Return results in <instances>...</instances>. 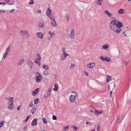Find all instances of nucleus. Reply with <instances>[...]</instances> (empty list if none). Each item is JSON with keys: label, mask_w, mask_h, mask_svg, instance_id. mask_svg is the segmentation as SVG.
Here are the masks:
<instances>
[{"label": "nucleus", "mask_w": 131, "mask_h": 131, "mask_svg": "<svg viewBox=\"0 0 131 131\" xmlns=\"http://www.w3.org/2000/svg\"><path fill=\"white\" fill-rule=\"evenodd\" d=\"M122 26L121 23L120 22L116 20H111L110 23V28L114 32L119 33L121 30L120 28Z\"/></svg>", "instance_id": "f257e3e1"}, {"label": "nucleus", "mask_w": 131, "mask_h": 131, "mask_svg": "<svg viewBox=\"0 0 131 131\" xmlns=\"http://www.w3.org/2000/svg\"><path fill=\"white\" fill-rule=\"evenodd\" d=\"M19 33L21 36L23 37H24L25 38H27L29 36V34L26 30H20Z\"/></svg>", "instance_id": "f03ea898"}, {"label": "nucleus", "mask_w": 131, "mask_h": 131, "mask_svg": "<svg viewBox=\"0 0 131 131\" xmlns=\"http://www.w3.org/2000/svg\"><path fill=\"white\" fill-rule=\"evenodd\" d=\"M35 73L36 77V82L38 83L40 82L42 78V76L38 72H36Z\"/></svg>", "instance_id": "7ed1b4c3"}, {"label": "nucleus", "mask_w": 131, "mask_h": 131, "mask_svg": "<svg viewBox=\"0 0 131 131\" xmlns=\"http://www.w3.org/2000/svg\"><path fill=\"white\" fill-rule=\"evenodd\" d=\"M75 31L74 29L71 30V32L69 35V37L71 38H73L75 35Z\"/></svg>", "instance_id": "20e7f679"}, {"label": "nucleus", "mask_w": 131, "mask_h": 131, "mask_svg": "<svg viewBox=\"0 0 131 131\" xmlns=\"http://www.w3.org/2000/svg\"><path fill=\"white\" fill-rule=\"evenodd\" d=\"M51 10L49 8L47 9V11L46 12L47 15L49 17V18L51 19H52V16H51Z\"/></svg>", "instance_id": "39448f33"}, {"label": "nucleus", "mask_w": 131, "mask_h": 131, "mask_svg": "<svg viewBox=\"0 0 131 131\" xmlns=\"http://www.w3.org/2000/svg\"><path fill=\"white\" fill-rule=\"evenodd\" d=\"M6 99L8 100H9V103L13 104L14 103V98L13 97H9L6 98Z\"/></svg>", "instance_id": "423d86ee"}, {"label": "nucleus", "mask_w": 131, "mask_h": 131, "mask_svg": "<svg viewBox=\"0 0 131 131\" xmlns=\"http://www.w3.org/2000/svg\"><path fill=\"white\" fill-rule=\"evenodd\" d=\"M29 66L30 69L32 68L33 66H34V63L31 60H28L27 61Z\"/></svg>", "instance_id": "0eeeda50"}, {"label": "nucleus", "mask_w": 131, "mask_h": 131, "mask_svg": "<svg viewBox=\"0 0 131 131\" xmlns=\"http://www.w3.org/2000/svg\"><path fill=\"white\" fill-rule=\"evenodd\" d=\"M38 26L39 28H42L44 26V22L43 20L40 21L38 23Z\"/></svg>", "instance_id": "6e6552de"}, {"label": "nucleus", "mask_w": 131, "mask_h": 131, "mask_svg": "<svg viewBox=\"0 0 131 131\" xmlns=\"http://www.w3.org/2000/svg\"><path fill=\"white\" fill-rule=\"evenodd\" d=\"M37 118L34 119L31 123V125L32 126H36L37 124Z\"/></svg>", "instance_id": "1a4fd4ad"}, {"label": "nucleus", "mask_w": 131, "mask_h": 131, "mask_svg": "<svg viewBox=\"0 0 131 131\" xmlns=\"http://www.w3.org/2000/svg\"><path fill=\"white\" fill-rule=\"evenodd\" d=\"M39 91V88L35 89L32 92V95L33 96H35L38 93Z\"/></svg>", "instance_id": "9d476101"}, {"label": "nucleus", "mask_w": 131, "mask_h": 131, "mask_svg": "<svg viewBox=\"0 0 131 131\" xmlns=\"http://www.w3.org/2000/svg\"><path fill=\"white\" fill-rule=\"evenodd\" d=\"M70 102L73 103L75 101V97L73 96V95L71 94L70 96Z\"/></svg>", "instance_id": "9b49d317"}, {"label": "nucleus", "mask_w": 131, "mask_h": 131, "mask_svg": "<svg viewBox=\"0 0 131 131\" xmlns=\"http://www.w3.org/2000/svg\"><path fill=\"white\" fill-rule=\"evenodd\" d=\"M95 65V63H91L88 64L87 67L88 68H91L94 66Z\"/></svg>", "instance_id": "f8f14e48"}, {"label": "nucleus", "mask_w": 131, "mask_h": 131, "mask_svg": "<svg viewBox=\"0 0 131 131\" xmlns=\"http://www.w3.org/2000/svg\"><path fill=\"white\" fill-rule=\"evenodd\" d=\"M52 20L51 21V24L52 26H56L57 25V24L54 18L52 19Z\"/></svg>", "instance_id": "ddd939ff"}, {"label": "nucleus", "mask_w": 131, "mask_h": 131, "mask_svg": "<svg viewBox=\"0 0 131 131\" xmlns=\"http://www.w3.org/2000/svg\"><path fill=\"white\" fill-rule=\"evenodd\" d=\"M104 12L106 14L108 17H111L112 16V14L110 13L109 11L107 10H105L104 11Z\"/></svg>", "instance_id": "4468645a"}, {"label": "nucleus", "mask_w": 131, "mask_h": 131, "mask_svg": "<svg viewBox=\"0 0 131 131\" xmlns=\"http://www.w3.org/2000/svg\"><path fill=\"white\" fill-rule=\"evenodd\" d=\"M37 36L40 38L42 39L43 38V35L41 32H38L37 33Z\"/></svg>", "instance_id": "2eb2a0df"}, {"label": "nucleus", "mask_w": 131, "mask_h": 131, "mask_svg": "<svg viewBox=\"0 0 131 131\" xmlns=\"http://www.w3.org/2000/svg\"><path fill=\"white\" fill-rule=\"evenodd\" d=\"M24 61V60L23 59L20 60L17 63V65H21Z\"/></svg>", "instance_id": "dca6fc26"}, {"label": "nucleus", "mask_w": 131, "mask_h": 131, "mask_svg": "<svg viewBox=\"0 0 131 131\" xmlns=\"http://www.w3.org/2000/svg\"><path fill=\"white\" fill-rule=\"evenodd\" d=\"M9 106L8 107V108L9 110H12L14 107V105L12 103L10 104H9Z\"/></svg>", "instance_id": "f3484780"}, {"label": "nucleus", "mask_w": 131, "mask_h": 131, "mask_svg": "<svg viewBox=\"0 0 131 131\" xmlns=\"http://www.w3.org/2000/svg\"><path fill=\"white\" fill-rule=\"evenodd\" d=\"M36 109V107H35L34 106L33 107V108H32V109L31 110V112L32 113V114H33L35 112Z\"/></svg>", "instance_id": "a211bd4d"}, {"label": "nucleus", "mask_w": 131, "mask_h": 131, "mask_svg": "<svg viewBox=\"0 0 131 131\" xmlns=\"http://www.w3.org/2000/svg\"><path fill=\"white\" fill-rule=\"evenodd\" d=\"M103 0H98L96 2L97 5L101 6L102 5V2Z\"/></svg>", "instance_id": "6ab92c4d"}, {"label": "nucleus", "mask_w": 131, "mask_h": 131, "mask_svg": "<svg viewBox=\"0 0 131 131\" xmlns=\"http://www.w3.org/2000/svg\"><path fill=\"white\" fill-rule=\"evenodd\" d=\"M118 12L119 14H122L124 12V10L123 9H120L118 10Z\"/></svg>", "instance_id": "aec40b11"}, {"label": "nucleus", "mask_w": 131, "mask_h": 131, "mask_svg": "<svg viewBox=\"0 0 131 131\" xmlns=\"http://www.w3.org/2000/svg\"><path fill=\"white\" fill-rule=\"evenodd\" d=\"M36 59H37L39 61H40V60L41 59V58L39 54L38 53L37 54Z\"/></svg>", "instance_id": "412c9836"}, {"label": "nucleus", "mask_w": 131, "mask_h": 131, "mask_svg": "<svg viewBox=\"0 0 131 131\" xmlns=\"http://www.w3.org/2000/svg\"><path fill=\"white\" fill-rule=\"evenodd\" d=\"M58 89V84H56L54 85V87L53 90L55 91H56Z\"/></svg>", "instance_id": "4be33fe9"}, {"label": "nucleus", "mask_w": 131, "mask_h": 131, "mask_svg": "<svg viewBox=\"0 0 131 131\" xmlns=\"http://www.w3.org/2000/svg\"><path fill=\"white\" fill-rule=\"evenodd\" d=\"M51 91V89L50 88L48 90L47 95L49 97L50 96V93Z\"/></svg>", "instance_id": "5701e85b"}, {"label": "nucleus", "mask_w": 131, "mask_h": 131, "mask_svg": "<svg viewBox=\"0 0 131 131\" xmlns=\"http://www.w3.org/2000/svg\"><path fill=\"white\" fill-rule=\"evenodd\" d=\"M71 93H73V95H72L75 98L78 95L77 93L76 92H72Z\"/></svg>", "instance_id": "b1692460"}, {"label": "nucleus", "mask_w": 131, "mask_h": 131, "mask_svg": "<svg viewBox=\"0 0 131 131\" xmlns=\"http://www.w3.org/2000/svg\"><path fill=\"white\" fill-rule=\"evenodd\" d=\"M39 100V98L35 99L34 101V104H37L38 103Z\"/></svg>", "instance_id": "393cba45"}, {"label": "nucleus", "mask_w": 131, "mask_h": 131, "mask_svg": "<svg viewBox=\"0 0 131 131\" xmlns=\"http://www.w3.org/2000/svg\"><path fill=\"white\" fill-rule=\"evenodd\" d=\"M112 78L110 76H107V82H108L109 81L112 80Z\"/></svg>", "instance_id": "a878e982"}, {"label": "nucleus", "mask_w": 131, "mask_h": 131, "mask_svg": "<svg viewBox=\"0 0 131 131\" xmlns=\"http://www.w3.org/2000/svg\"><path fill=\"white\" fill-rule=\"evenodd\" d=\"M67 55H66V54H62L61 57V59L62 60H63L64 59H65L66 56Z\"/></svg>", "instance_id": "bb28decb"}, {"label": "nucleus", "mask_w": 131, "mask_h": 131, "mask_svg": "<svg viewBox=\"0 0 131 131\" xmlns=\"http://www.w3.org/2000/svg\"><path fill=\"white\" fill-rule=\"evenodd\" d=\"M69 126H65L63 128V131H66V130H68L69 127Z\"/></svg>", "instance_id": "cd10ccee"}, {"label": "nucleus", "mask_w": 131, "mask_h": 131, "mask_svg": "<svg viewBox=\"0 0 131 131\" xmlns=\"http://www.w3.org/2000/svg\"><path fill=\"white\" fill-rule=\"evenodd\" d=\"M42 67L46 69V70H48L49 68V67L48 66L45 64L43 65Z\"/></svg>", "instance_id": "c85d7f7f"}, {"label": "nucleus", "mask_w": 131, "mask_h": 131, "mask_svg": "<svg viewBox=\"0 0 131 131\" xmlns=\"http://www.w3.org/2000/svg\"><path fill=\"white\" fill-rule=\"evenodd\" d=\"M48 33L49 34L51 35V37H53L54 35V34L53 32H52L51 31H49Z\"/></svg>", "instance_id": "c756f323"}, {"label": "nucleus", "mask_w": 131, "mask_h": 131, "mask_svg": "<svg viewBox=\"0 0 131 131\" xmlns=\"http://www.w3.org/2000/svg\"><path fill=\"white\" fill-rule=\"evenodd\" d=\"M103 49H105L106 48H107L108 47V46L107 44H105L103 45L102 46Z\"/></svg>", "instance_id": "7c9ffc66"}, {"label": "nucleus", "mask_w": 131, "mask_h": 131, "mask_svg": "<svg viewBox=\"0 0 131 131\" xmlns=\"http://www.w3.org/2000/svg\"><path fill=\"white\" fill-rule=\"evenodd\" d=\"M42 120L44 123L46 124L47 123V120L45 118H43L42 119Z\"/></svg>", "instance_id": "2f4dec72"}, {"label": "nucleus", "mask_w": 131, "mask_h": 131, "mask_svg": "<svg viewBox=\"0 0 131 131\" xmlns=\"http://www.w3.org/2000/svg\"><path fill=\"white\" fill-rule=\"evenodd\" d=\"M43 74L44 75H48L49 74L48 72L46 70H45L43 71Z\"/></svg>", "instance_id": "473e14b6"}, {"label": "nucleus", "mask_w": 131, "mask_h": 131, "mask_svg": "<svg viewBox=\"0 0 131 131\" xmlns=\"http://www.w3.org/2000/svg\"><path fill=\"white\" fill-rule=\"evenodd\" d=\"M4 123L5 121H2L1 123L0 122V128L1 127L3 126L4 125L3 124Z\"/></svg>", "instance_id": "72a5a7b5"}, {"label": "nucleus", "mask_w": 131, "mask_h": 131, "mask_svg": "<svg viewBox=\"0 0 131 131\" xmlns=\"http://www.w3.org/2000/svg\"><path fill=\"white\" fill-rule=\"evenodd\" d=\"M62 54L67 55L65 51V48H63L62 49Z\"/></svg>", "instance_id": "f704fd0d"}, {"label": "nucleus", "mask_w": 131, "mask_h": 131, "mask_svg": "<svg viewBox=\"0 0 131 131\" xmlns=\"http://www.w3.org/2000/svg\"><path fill=\"white\" fill-rule=\"evenodd\" d=\"M34 62L35 63H37L39 64V63H40V61H39L37 59H36L35 61Z\"/></svg>", "instance_id": "c9c22d12"}, {"label": "nucleus", "mask_w": 131, "mask_h": 131, "mask_svg": "<svg viewBox=\"0 0 131 131\" xmlns=\"http://www.w3.org/2000/svg\"><path fill=\"white\" fill-rule=\"evenodd\" d=\"M105 61H106L107 62H109L110 61V58L108 57H106L105 58Z\"/></svg>", "instance_id": "e433bc0d"}, {"label": "nucleus", "mask_w": 131, "mask_h": 131, "mask_svg": "<svg viewBox=\"0 0 131 131\" xmlns=\"http://www.w3.org/2000/svg\"><path fill=\"white\" fill-rule=\"evenodd\" d=\"M71 66H70V68L71 69H73L74 67V66L75 65V64H74L72 63H71Z\"/></svg>", "instance_id": "4c0bfd02"}, {"label": "nucleus", "mask_w": 131, "mask_h": 131, "mask_svg": "<svg viewBox=\"0 0 131 131\" xmlns=\"http://www.w3.org/2000/svg\"><path fill=\"white\" fill-rule=\"evenodd\" d=\"M122 116V115H119L117 117V119L118 120H119L121 118Z\"/></svg>", "instance_id": "58836bf2"}, {"label": "nucleus", "mask_w": 131, "mask_h": 131, "mask_svg": "<svg viewBox=\"0 0 131 131\" xmlns=\"http://www.w3.org/2000/svg\"><path fill=\"white\" fill-rule=\"evenodd\" d=\"M90 106H91V107L92 108H94V110H95L94 112L95 113H97V110H96V109H95L91 105Z\"/></svg>", "instance_id": "ea45409f"}, {"label": "nucleus", "mask_w": 131, "mask_h": 131, "mask_svg": "<svg viewBox=\"0 0 131 131\" xmlns=\"http://www.w3.org/2000/svg\"><path fill=\"white\" fill-rule=\"evenodd\" d=\"M33 103L32 102H31L29 104V107H31L33 106Z\"/></svg>", "instance_id": "a19ab883"}, {"label": "nucleus", "mask_w": 131, "mask_h": 131, "mask_svg": "<svg viewBox=\"0 0 131 131\" xmlns=\"http://www.w3.org/2000/svg\"><path fill=\"white\" fill-rule=\"evenodd\" d=\"M52 118V119L54 120H56L57 119L55 115H53V116Z\"/></svg>", "instance_id": "79ce46f5"}, {"label": "nucleus", "mask_w": 131, "mask_h": 131, "mask_svg": "<svg viewBox=\"0 0 131 131\" xmlns=\"http://www.w3.org/2000/svg\"><path fill=\"white\" fill-rule=\"evenodd\" d=\"M100 128V126L99 125H97V131H100L99 128Z\"/></svg>", "instance_id": "37998d69"}, {"label": "nucleus", "mask_w": 131, "mask_h": 131, "mask_svg": "<svg viewBox=\"0 0 131 131\" xmlns=\"http://www.w3.org/2000/svg\"><path fill=\"white\" fill-rule=\"evenodd\" d=\"M30 117V116H29V115L27 116L26 118V119H25V122H26L28 121V119Z\"/></svg>", "instance_id": "c03bdc74"}, {"label": "nucleus", "mask_w": 131, "mask_h": 131, "mask_svg": "<svg viewBox=\"0 0 131 131\" xmlns=\"http://www.w3.org/2000/svg\"><path fill=\"white\" fill-rule=\"evenodd\" d=\"M27 128H28L27 126H26L25 127H24V128H23L24 130L25 131L27 129Z\"/></svg>", "instance_id": "a18cd8bd"}, {"label": "nucleus", "mask_w": 131, "mask_h": 131, "mask_svg": "<svg viewBox=\"0 0 131 131\" xmlns=\"http://www.w3.org/2000/svg\"><path fill=\"white\" fill-rule=\"evenodd\" d=\"M72 127H73V129H74L75 131H76L77 129V127L75 126H72Z\"/></svg>", "instance_id": "49530a36"}, {"label": "nucleus", "mask_w": 131, "mask_h": 131, "mask_svg": "<svg viewBox=\"0 0 131 131\" xmlns=\"http://www.w3.org/2000/svg\"><path fill=\"white\" fill-rule=\"evenodd\" d=\"M100 58L103 61H105V58H104L103 57L101 56L100 57Z\"/></svg>", "instance_id": "de8ad7c7"}, {"label": "nucleus", "mask_w": 131, "mask_h": 131, "mask_svg": "<svg viewBox=\"0 0 131 131\" xmlns=\"http://www.w3.org/2000/svg\"><path fill=\"white\" fill-rule=\"evenodd\" d=\"M96 113H97V115H98V114H101L102 113V111H101L100 112L97 111Z\"/></svg>", "instance_id": "09e8293b"}, {"label": "nucleus", "mask_w": 131, "mask_h": 131, "mask_svg": "<svg viewBox=\"0 0 131 131\" xmlns=\"http://www.w3.org/2000/svg\"><path fill=\"white\" fill-rule=\"evenodd\" d=\"M69 15H67L66 16V19L68 21H69Z\"/></svg>", "instance_id": "8fccbe9b"}, {"label": "nucleus", "mask_w": 131, "mask_h": 131, "mask_svg": "<svg viewBox=\"0 0 131 131\" xmlns=\"http://www.w3.org/2000/svg\"><path fill=\"white\" fill-rule=\"evenodd\" d=\"M84 74L86 76L88 75V73L87 72H86L85 71H84Z\"/></svg>", "instance_id": "3c124183"}, {"label": "nucleus", "mask_w": 131, "mask_h": 131, "mask_svg": "<svg viewBox=\"0 0 131 131\" xmlns=\"http://www.w3.org/2000/svg\"><path fill=\"white\" fill-rule=\"evenodd\" d=\"M34 3L33 1H31L29 3L30 5Z\"/></svg>", "instance_id": "603ef678"}, {"label": "nucleus", "mask_w": 131, "mask_h": 131, "mask_svg": "<svg viewBox=\"0 0 131 131\" xmlns=\"http://www.w3.org/2000/svg\"><path fill=\"white\" fill-rule=\"evenodd\" d=\"M2 5L3 6V5H4V6H5V3H3V2H0V5Z\"/></svg>", "instance_id": "864d4df0"}, {"label": "nucleus", "mask_w": 131, "mask_h": 131, "mask_svg": "<svg viewBox=\"0 0 131 131\" xmlns=\"http://www.w3.org/2000/svg\"><path fill=\"white\" fill-rule=\"evenodd\" d=\"M5 2L6 3H9L10 2V0H5Z\"/></svg>", "instance_id": "5fc2aeb1"}, {"label": "nucleus", "mask_w": 131, "mask_h": 131, "mask_svg": "<svg viewBox=\"0 0 131 131\" xmlns=\"http://www.w3.org/2000/svg\"><path fill=\"white\" fill-rule=\"evenodd\" d=\"M6 12L5 10H0V12Z\"/></svg>", "instance_id": "6e6d98bb"}, {"label": "nucleus", "mask_w": 131, "mask_h": 131, "mask_svg": "<svg viewBox=\"0 0 131 131\" xmlns=\"http://www.w3.org/2000/svg\"><path fill=\"white\" fill-rule=\"evenodd\" d=\"M21 107V106H20V105H19V106L18 107H17V110H19V109H20V108Z\"/></svg>", "instance_id": "4d7b16f0"}, {"label": "nucleus", "mask_w": 131, "mask_h": 131, "mask_svg": "<svg viewBox=\"0 0 131 131\" xmlns=\"http://www.w3.org/2000/svg\"><path fill=\"white\" fill-rule=\"evenodd\" d=\"M121 122V121L119 120H117L116 121V123L117 124H119Z\"/></svg>", "instance_id": "13d9d810"}, {"label": "nucleus", "mask_w": 131, "mask_h": 131, "mask_svg": "<svg viewBox=\"0 0 131 131\" xmlns=\"http://www.w3.org/2000/svg\"><path fill=\"white\" fill-rule=\"evenodd\" d=\"M86 124H90V125H91V124L90 123L88 122H86Z\"/></svg>", "instance_id": "bf43d9fd"}, {"label": "nucleus", "mask_w": 131, "mask_h": 131, "mask_svg": "<svg viewBox=\"0 0 131 131\" xmlns=\"http://www.w3.org/2000/svg\"><path fill=\"white\" fill-rule=\"evenodd\" d=\"M14 9H12V10H10L9 11V12L11 13H12L14 12Z\"/></svg>", "instance_id": "052dcab7"}, {"label": "nucleus", "mask_w": 131, "mask_h": 131, "mask_svg": "<svg viewBox=\"0 0 131 131\" xmlns=\"http://www.w3.org/2000/svg\"><path fill=\"white\" fill-rule=\"evenodd\" d=\"M38 13H40L41 12V11L40 10H38L37 11Z\"/></svg>", "instance_id": "680f3d73"}, {"label": "nucleus", "mask_w": 131, "mask_h": 131, "mask_svg": "<svg viewBox=\"0 0 131 131\" xmlns=\"http://www.w3.org/2000/svg\"><path fill=\"white\" fill-rule=\"evenodd\" d=\"M9 47H8L6 51H8V52L9 51Z\"/></svg>", "instance_id": "e2e57ef3"}, {"label": "nucleus", "mask_w": 131, "mask_h": 131, "mask_svg": "<svg viewBox=\"0 0 131 131\" xmlns=\"http://www.w3.org/2000/svg\"><path fill=\"white\" fill-rule=\"evenodd\" d=\"M6 57V56L5 54H4V55L3 58H5Z\"/></svg>", "instance_id": "0e129e2a"}, {"label": "nucleus", "mask_w": 131, "mask_h": 131, "mask_svg": "<svg viewBox=\"0 0 131 131\" xmlns=\"http://www.w3.org/2000/svg\"><path fill=\"white\" fill-rule=\"evenodd\" d=\"M124 62H125V65H127V64L128 63V62H126L125 61H124Z\"/></svg>", "instance_id": "69168bd1"}, {"label": "nucleus", "mask_w": 131, "mask_h": 131, "mask_svg": "<svg viewBox=\"0 0 131 131\" xmlns=\"http://www.w3.org/2000/svg\"><path fill=\"white\" fill-rule=\"evenodd\" d=\"M54 77H55V78H56L57 77V75L56 74H54Z\"/></svg>", "instance_id": "338daca9"}, {"label": "nucleus", "mask_w": 131, "mask_h": 131, "mask_svg": "<svg viewBox=\"0 0 131 131\" xmlns=\"http://www.w3.org/2000/svg\"><path fill=\"white\" fill-rule=\"evenodd\" d=\"M5 54H8V51H6L5 53Z\"/></svg>", "instance_id": "774afa93"}]
</instances>
